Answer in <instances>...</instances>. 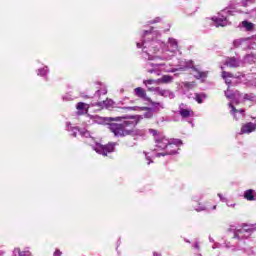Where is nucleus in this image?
Returning <instances> with one entry per match:
<instances>
[{
  "label": "nucleus",
  "mask_w": 256,
  "mask_h": 256,
  "mask_svg": "<svg viewBox=\"0 0 256 256\" xmlns=\"http://www.w3.org/2000/svg\"><path fill=\"white\" fill-rule=\"evenodd\" d=\"M137 49H142V57L146 61H171L179 53V42L175 38H168L165 42L161 40V32L151 28L142 34Z\"/></svg>",
  "instance_id": "nucleus-1"
},
{
  "label": "nucleus",
  "mask_w": 256,
  "mask_h": 256,
  "mask_svg": "<svg viewBox=\"0 0 256 256\" xmlns=\"http://www.w3.org/2000/svg\"><path fill=\"white\" fill-rule=\"evenodd\" d=\"M143 117L136 115H124L117 117H101V116H91V119H94V123H98L99 125H103V123H107V121H117L118 123H111L109 125V129L111 133L114 134L115 137H127V135H143V131L135 130V126L137 125V121L130 119H142ZM120 123V124H119Z\"/></svg>",
  "instance_id": "nucleus-2"
},
{
  "label": "nucleus",
  "mask_w": 256,
  "mask_h": 256,
  "mask_svg": "<svg viewBox=\"0 0 256 256\" xmlns=\"http://www.w3.org/2000/svg\"><path fill=\"white\" fill-rule=\"evenodd\" d=\"M148 133L154 137L155 146L151 156H148L147 153L144 152L146 160L148 161L147 165H151V163H153L152 159H155V157L160 158L169 155H177V153H179V147L183 145V141L180 139H169L158 130L149 129Z\"/></svg>",
  "instance_id": "nucleus-3"
},
{
  "label": "nucleus",
  "mask_w": 256,
  "mask_h": 256,
  "mask_svg": "<svg viewBox=\"0 0 256 256\" xmlns=\"http://www.w3.org/2000/svg\"><path fill=\"white\" fill-rule=\"evenodd\" d=\"M66 131H69L72 137H77V133H79L81 137L90 139L88 143L92 147L93 151L97 152L98 155H103L104 157H106L108 153H113V151H115V147H117V143L115 142H110L107 145H102L95 140V134L89 132V130L85 128L79 129L77 127H73V124H71V122H66Z\"/></svg>",
  "instance_id": "nucleus-4"
},
{
  "label": "nucleus",
  "mask_w": 256,
  "mask_h": 256,
  "mask_svg": "<svg viewBox=\"0 0 256 256\" xmlns=\"http://www.w3.org/2000/svg\"><path fill=\"white\" fill-rule=\"evenodd\" d=\"M239 3L233 1L230 2L228 8H225L217 16L212 17V21L214 22L215 27H227V25H231L229 21V15H237V13H243L240 10Z\"/></svg>",
  "instance_id": "nucleus-5"
},
{
  "label": "nucleus",
  "mask_w": 256,
  "mask_h": 256,
  "mask_svg": "<svg viewBox=\"0 0 256 256\" xmlns=\"http://www.w3.org/2000/svg\"><path fill=\"white\" fill-rule=\"evenodd\" d=\"M146 71L148 73H155V75H160L161 71H165V73H175L179 71V69H183L181 66L180 68L173 67L171 64H165V63H160V64H153L151 62H148L146 64Z\"/></svg>",
  "instance_id": "nucleus-6"
},
{
  "label": "nucleus",
  "mask_w": 256,
  "mask_h": 256,
  "mask_svg": "<svg viewBox=\"0 0 256 256\" xmlns=\"http://www.w3.org/2000/svg\"><path fill=\"white\" fill-rule=\"evenodd\" d=\"M228 231L233 233L234 239L238 241H245V239H249L253 235V227L246 224L242 226H230Z\"/></svg>",
  "instance_id": "nucleus-7"
},
{
  "label": "nucleus",
  "mask_w": 256,
  "mask_h": 256,
  "mask_svg": "<svg viewBox=\"0 0 256 256\" xmlns=\"http://www.w3.org/2000/svg\"><path fill=\"white\" fill-rule=\"evenodd\" d=\"M107 93V86L101 84L100 89H98L95 94L94 98L97 99V102L92 103V107H100L101 109L106 108L109 109V107L113 106V100H104V101H99L101 99V95H105Z\"/></svg>",
  "instance_id": "nucleus-8"
},
{
  "label": "nucleus",
  "mask_w": 256,
  "mask_h": 256,
  "mask_svg": "<svg viewBox=\"0 0 256 256\" xmlns=\"http://www.w3.org/2000/svg\"><path fill=\"white\" fill-rule=\"evenodd\" d=\"M181 66L183 67L181 69ZM176 69H179V71H185V69H192L193 75L196 79H205L207 77V72H202L199 69H197L191 60H182L179 62L178 65H176Z\"/></svg>",
  "instance_id": "nucleus-9"
},
{
  "label": "nucleus",
  "mask_w": 256,
  "mask_h": 256,
  "mask_svg": "<svg viewBox=\"0 0 256 256\" xmlns=\"http://www.w3.org/2000/svg\"><path fill=\"white\" fill-rule=\"evenodd\" d=\"M178 113L181 116L182 121H188V123H193L191 121V117H195V112H193L191 107L187 106V104H180Z\"/></svg>",
  "instance_id": "nucleus-10"
},
{
  "label": "nucleus",
  "mask_w": 256,
  "mask_h": 256,
  "mask_svg": "<svg viewBox=\"0 0 256 256\" xmlns=\"http://www.w3.org/2000/svg\"><path fill=\"white\" fill-rule=\"evenodd\" d=\"M233 45L236 49H239V47L243 50L245 49H254L255 43H253V40L251 38H239L233 41Z\"/></svg>",
  "instance_id": "nucleus-11"
},
{
  "label": "nucleus",
  "mask_w": 256,
  "mask_h": 256,
  "mask_svg": "<svg viewBox=\"0 0 256 256\" xmlns=\"http://www.w3.org/2000/svg\"><path fill=\"white\" fill-rule=\"evenodd\" d=\"M148 90L154 91L161 97H168L169 99H175V93H173V91L171 90L163 89L160 87H152V88H148Z\"/></svg>",
  "instance_id": "nucleus-12"
},
{
  "label": "nucleus",
  "mask_w": 256,
  "mask_h": 256,
  "mask_svg": "<svg viewBox=\"0 0 256 256\" xmlns=\"http://www.w3.org/2000/svg\"><path fill=\"white\" fill-rule=\"evenodd\" d=\"M229 107H230V113L231 115L233 116V118L236 120V121H239L241 119H244L245 118V110L243 109H239L237 110L235 108V106H233L232 103L229 104Z\"/></svg>",
  "instance_id": "nucleus-13"
},
{
  "label": "nucleus",
  "mask_w": 256,
  "mask_h": 256,
  "mask_svg": "<svg viewBox=\"0 0 256 256\" xmlns=\"http://www.w3.org/2000/svg\"><path fill=\"white\" fill-rule=\"evenodd\" d=\"M225 65H227V67H231L233 69H235L237 67H243V60L236 58V57H229L226 59Z\"/></svg>",
  "instance_id": "nucleus-14"
},
{
  "label": "nucleus",
  "mask_w": 256,
  "mask_h": 256,
  "mask_svg": "<svg viewBox=\"0 0 256 256\" xmlns=\"http://www.w3.org/2000/svg\"><path fill=\"white\" fill-rule=\"evenodd\" d=\"M254 131H256L255 123L248 122V123L242 125L241 134H249V133H253Z\"/></svg>",
  "instance_id": "nucleus-15"
},
{
  "label": "nucleus",
  "mask_w": 256,
  "mask_h": 256,
  "mask_svg": "<svg viewBox=\"0 0 256 256\" xmlns=\"http://www.w3.org/2000/svg\"><path fill=\"white\" fill-rule=\"evenodd\" d=\"M76 109H77L79 115H85V113H87V111H89V105L85 104L83 102H79L76 105Z\"/></svg>",
  "instance_id": "nucleus-16"
},
{
  "label": "nucleus",
  "mask_w": 256,
  "mask_h": 256,
  "mask_svg": "<svg viewBox=\"0 0 256 256\" xmlns=\"http://www.w3.org/2000/svg\"><path fill=\"white\" fill-rule=\"evenodd\" d=\"M256 61V57L253 54H247L244 56L242 62L243 65H253V63H255Z\"/></svg>",
  "instance_id": "nucleus-17"
},
{
  "label": "nucleus",
  "mask_w": 256,
  "mask_h": 256,
  "mask_svg": "<svg viewBox=\"0 0 256 256\" xmlns=\"http://www.w3.org/2000/svg\"><path fill=\"white\" fill-rule=\"evenodd\" d=\"M134 95L140 99H147V92H145V89L141 87L134 89Z\"/></svg>",
  "instance_id": "nucleus-18"
},
{
  "label": "nucleus",
  "mask_w": 256,
  "mask_h": 256,
  "mask_svg": "<svg viewBox=\"0 0 256 256\" xmlns=\"http://www.w3.org/2000/svg\"><path fill=\"white\" fill-rule=\"evenodd\" d=\"M173 81V76L171 75H163L161 78L158 79V83H163L165 85L171 83Z\"/></svg>",
  "instance_id": "nucleus-19"
},
{
  "label": "nucleus",
  "mask_w": 256,
  "mask_h": 256,
  "mask_svg": "<svg viewBox=\"0 0 256 256\" xmlns=\"http://www.w3.org/2000/svg\"><path fill=\"white\" fill-rule=\"evenodd\" d=\"M233 77V74L227 71L222 72V79L225 80L226 85H231V79Z\"/></svg>",
  "instance_id": "nucleus-20"
},
{
  "label": "nucleus",
  "mask_w": 256,
  "mask_h": 256,
  "mask_svg": "<svg viewBox=\"0 0 256 256\" xmlns=\"http://www.w3.org/2000/svg\"><path fill=\"white\" fill-rule=\"evenodd\" d=\"M244 199H247V201H255L256 199V194H253V190H246L244 193Z\"/></svg>",
  "instance_id": "nucleus-21"
},
{
  "label": "nucleus",
  "mask_w": 256,
  "mask_h": 256,
  "mask_svg": "<svg viewBox=\"0 0 256 256\" xmlns=\"http://www.w3.org/2000/svg\"><path fill=\"white\" fill-rule=\"evenodd\" d=\"M36 73L39 77H47V75H49V67L44 66L43 68L38 69Z\"/></svg>",
  "instance_id": "nucleus-22"
},
{
  "label": "nucleus",
  "mask_w": 256,
  "mask_h": 256,
  "mask_svg": "<svg viewBox=\"0 0 256 256\" xmlns=\"http://www.w3.org/2000/svg\"><path fill=\"white\" fill-rule=\"evenodd\" d=\"M242 27H244L246 31H253V29L255 28V24L245 20L242 22Z\"/></svg>",
  "instance_id": "nucleus-23"
},
{
  "label": "nucleus",
  "mask_w": 256,
  "mask_h": 256,
  "mask_svg": "<svg viewBox=\"0 0 256 256\" xmlns=\"http://www.w3.org/2000/svg\"><path fill=\"white\" fill-rule=\"evenodd\" d=\"M194 209L197 211V213H201V211H209V208L201 203H198V206H195Z\"/></svg>",
  "instance_id": "nucleus-24"
},
{
  "label": "nucleus",
  "mask_w": 256,
  "mask_h": 256,
  "mask_svg": "<svg viewBox=\"0 0 256 256\" xmlns=\"http://www.w3.org/2000/svg\"><path fill=\"white\" fill-rule=\"evenodd\" d=\"M203 99H207V95H205V94H196L195 95V101H197V103H203Z\"/></svg>",
  "instance_id": "nucleus-25"
},
{
  "label": "nucleus",
  "mask_w": 256,
  "mask_h": 256,
  "mask_svg": "<svg viewBox=\"0 0 256 256\" xmlns=\"http://www.w3.org/2000/svg\"><path fill=\"white\" fill-rule=\"evenodd\" d=\"M143 84L146 85H159L158 80H153V79H148V80H144Z\"/></svg>",
  "instance_id": "nucleus-26"
},
{
  "label": "nucleus",
  "mask_w": 256,
  "mask_h": 256,
  "mask_svg": "<svg viewBox=\"0 0 256 256\" xmlns=\"http://www.w3.org/2000/svg\"><path fill=\"white\" fill-rule=\"evenodd\" d=\"M151 105L154 109H157L159 111V109H164L165 107L163 106V103L161 102H151Z\"/></svg>",
  "instance_id": "nucleus-27"
},
{
  "label": "nucleus",
  "mask_w": 256,
  "mask_h": 256,
  "mask_svg": "<svg viewBox=\"0 0 256 256\" xmlns=\"http://www.w3.org/2000/svg\"><path fill=\"white\" fill-rule=\"evenodd\" d=\"M31 250L29 248H24V250H20V256H32Z\"/></svg>",
  "instance_id": "nucleus-28"
},
{
  "label": "nucleus",
  "mask_w": 256,
  "mask_h": 256,
  "mask_svg": "<svg viewBox=\"0 0 256 256\" xmlns=\"http://www.w3.org/2000/svg\"><path fill=\"white\" fill-rule=\"evenodd\" d=\"M202 200H203V194H196L192 197V201H194L195 203H199Z\"/></svg>",
  "instance_id": "nucleus-29"
},
{
  "label": "nucleus",
  "mask_w": 256,
  "mask_h": 256,
  "mask_svg": "<svg viewBox=\"0 0 256 256\" xmlns=\"http://www.w3.org/2000/svg\"><path fill=\"white\" fill-rule=\"evenodd\" d=\"M183 87L185 89H193L195 87V82H183Z\"/></svg>",
  "instance_id": "nucleus-30"
},
{
  "label": "nucleus",
  "mask_w": 256,
  "mask_h": 256,
  "mask_svg": "<svg viewBox=\"0 0 256 256\" xmlns=\"http://www.w3.org/2000/svg\"><path fill=\"white\" fill-rule=\"evenodd\" d=\"M143 117H144L145 119H151V117H153V110H147V111L144 113Z\"/></svg>",
  "instance_id": "nucleus-31"
},
{
  "label": "nucleus",
  "mask_w": 256,
  "mask_h": 256,
  "mask_svg": "<svg viewBox=\"0 0 256 256\" xmlns=\"http://www.w3.org/2000/svg\"><path fill=\"white\" fill-rule=\"evenodd\" d=\"M249 3H255V0H242L241 1V6L242 7H247V5H249Z\"/></svg>",
  "instance_id": "nucleus-32"
},
{
  "label": "nucleus",
  "mask_w": 256,
  "mask_h": 256,
  "mask_svg": "<svg viewBox=\"0 0 256 256\" xmlns=\"http://www.w3.org/2000/svg\"><path fill=\"white\" fill-rule=\"evenodd\" d=\"M63 101H73V95L71 94H65L62 96Z\"/></svg>",
  "instance_id": "nucleus-33"
},
{
  "label": "nucleus",
  "mask_w": 256,
  "mask_h": 256,
  "mask_svg": "<svg viewBox=\"0 0 256 256\" xmlns=\"http://www.w3.org/2000/svg\"><path fill=\"white\" fill-rule=\"evenodd\" d=\"M12 256H21V248H14Z\"/></svg>",
  "instance_id": "nucleus-34"
},
{
  "label": "nucleus",
  "mask_w": 256,
  "mask_h": 256,
  "mask_svg": "<svg viewBox=\"0 0 256 256\" xmlns=\"http://www.w3.org/2000/svg\"><path fill=\"white\" fill-rule=\"evenodd\" d=\"M218 197H219L220 201H222V203H225L227 201V198H225L223 196V194H221V193H218Z\"/></svg>",
  "instance_id": "nucleus-35"
},
{
  "label": "nucleus",
  "mask_w": 256,
  "mask_h": 256,
  "mask_svg": "<svg viewBox=\"0 0 256 256\" xmlns=\"http://www.w3.org/2000/svg\"><path fill=\"white\" fill-rule=\"evenodd\" d=\"M63 255V252H61V250L59 249H56L53 253V256H62Z\"/></svg>",
  "instance_id": "nucleus-36"
},
{
  "label": "nucleus",
  "mask_w": 256,
  "mask_h": 256,
  "mask_svg": "<svg viewBox=\"0 0 256 256\" xmlns=\"http://www.w3.org/2000/svg\"><path fill=\"white\" fill-rule=\"evenodd\" d=\"M150 23H161V18L157 17L153 21H151Z\"/></svg>",
  "instance_id": "nucleus-37"
},
{
  "label": "nucleus",
  "mask_w": 256,
  "mask_h": 256,
  "mask_svg": "<svg viewBox=\"0 0 256 256\" xmlns=\"http://www.w3.org/2000/svg\"><path fill=\"white\" fill-rule=\"evenodd\" d=\"M225 95H226V97H227L228 99H231V97H233V96L229 93V90H227V91L225 92Z\"/></svg>",
  "instance_id": "nucleus-38"
},
{
  "label": "nucleus",
  "mask_w": 256,
  "mask_h": 256,
  "mask_svg": "<svg viewBox=\"0 0 256 256\" xmlns=\"http://www.w3.org/2000/svg\"><path fill=\"white\" fill-rule=\"evenodd\" d=\"M194 249L199 250V242H195V243H194Z\"/></svg>",
  "instance_id": "nucleus-39"
},
{
  "label": "nucleus",
  "mask_w": 256,
  "mask_h": 256,
  "mask_svg": "<svg viewBox=\"0 0 256 256\" xmlns=\"http://www.w3.org/2000/svg\"><path fill=\"white\" fill-rule=\"evenodd\" d=\"M127 109H129L130 111H135V107H128Z\"/></svg>",
  "instance_id": "nucleus-40"
},
{
  "label": "nucleus",
  "mask_w": 256,
  "mask_h": 256,
  "mask_svg": "<svg viewBox=\"0 0 256 256\" xmlns=\"http://www.w3.org/2000/svg\"><path fill=\"white\" fill-rule=\"evenodd\" d=\"M244 99L249 100V99H250V98H249V95H248V94L244 95Z\"/></svg>",
  "instance_id": "nucleus-41"
},
{
  "label": "nucleus",
  "mask_w": 256,
  "mask_h": 256,
  "mask_svg": "<svg viewBox=\"0 0 256 256\" xmlns=\"http://www.w3.org/2000/svg\"><path fill=\"white\" fill-rule=\"evenodd\" d=\"M153 256H161V254L157 253V252H154L153 253Z\"/></svg>",
  "instance_id": "nucleus-42"
},
{
  "label": "nucleus",
  "mask_w": 256,
  "mask_h": 256,
  "mask_svg": "<svg viewBox=\"0 0 256 256\" xmlns=\"http://www.w3.org/2000/svg\"><path fill=\"white\" fill-rule=\"evenodd\" d=\"M228 207H235V204H227Z\"/></svg>",
  "instance_id": "nucleus-43"
},
{
  "label": "nucleus",
  "mask_w": 256,
  "mask_h": 256,
  "mask_svg": "<svg viewBox=\"0 0 256 256\" xmlns=\"http://www.w3.org/2000/svg\"><path fill=\"white\" fill-rule=\"evenodd\" d=\"M215 209H217V205H214V206L212 207V211H215Z\"/></svg>",
  "instance_id": "nucleus-44"
},
{
  "label": "nucleus",
  "mask_w": 256,
  "mask_h": 256,
  "mask_svg": "<svg viewBox=\"0 0 256 256\" xmlns=\"http://www.w3.org/2000/svg\"><path fill=\"white\" fill-rule=\"evenodd\" d=\"M212 249H217V246H215V245H214V246H212Z\"/></svg>",
  "instance_id": "nucleus-45"
},
{
  "label": "nucleus",
  "mask_w": 256,
  "mask_h": 256,
  "mask_svg": "<svg viewBox=\"0 0 256 256\" xmlns=\"http://www.w3.org/2000/svg\"><path fill=\"white\" fill-rule=\"evenodd\" d=\"M210 241H213V239L210 238Z\"/></svg>",
  "instance_id": "nucleus-46"
}]
</instances>
